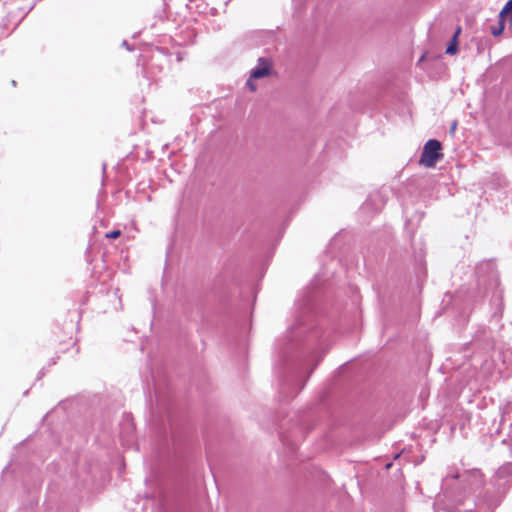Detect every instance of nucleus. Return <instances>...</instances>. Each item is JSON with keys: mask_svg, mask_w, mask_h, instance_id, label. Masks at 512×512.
I'll return each mask as SVG.
<instances>
[{"mask_svg": "<svg viewBox=\"0 0 512 512\" xmlns=\"http://www.w3.org/2000/svg\"><path fill=\"white\" fill-rule=\"evenodd\" d=\"M443 493L437 504L446 512H485L483 490L488 488L484 475L477 468L463 470L450 469L442 482Z\"/></svg>", "mask_w": 512, "mask_h": 512, "instance_id": "1", "label": "nucleus"}, {"mask_svg": "<svg viewBox=\"0 0 512 512\" xmlns=\"http://www.w3.org/2000/svg\"><path fill=\"white\" fill-rule=\"evenodd\" d=\"M512 485V463L502 465L492 476L488 488L483 490L485 512H493Z\"/></svg>", "mask_w": 512, "mask_h": 512, "instance_id": "2", "label": "nucleus"}, {"mask_svg": "<svg viewBox=\"0 0 512 512\" xmlns=\"http://www.w3.org/2000/svg\"><path fill=\"white\" fill-rule=\"evenodd\" d=\"M442 145L436 139H429L423 148L420 164L425 167H434L440 159H442L443 154L441 153Z\"/></svg>", "mask_w": 512, "mask_h": 512, "instance_id": "3", "label": "nucleus"}, {"mask_svg": "<svg viewBox=\"0 0 512 512\" xmlns=\"http://www.w3.org/2000/svg\"><path fill=\"white\" fill-rule=\"evenodd\" d=\"M271 71V63L268 59L259 58L258 64L251 70V78L260 79L268 76Z\"/></svg>", "mask_w": 512, "mask_h": 512, "instance_id": "4", "label": "nucleus"}, {"mask_svg": "<svg viewBox=\"0 0 512 512\" xmlns=\"http://www.w3.org/2000/svg\"><path fill=\"white\" fill-rule=\"evenodd\" d=\"M460 31H461L460 28H458L455 31L451 41L449 42V44H448V46L446 48V53L447 54L454 55L458 51V35L460 34Z\"/></svg>", "mask_w": 512, "mask_h": 512, "instance_id": "5", "label": "nucleus"}, {"mask_svg": "<svg viewBox=\"0 0 512 512\" xmlns=\"http://www.w3.org/2000/svg\"><path fill=\"white\" fill-rule=\"evenodd\" d=\"M499 19L512 22V0H509L499 13Z\"/></svg>", "mask_w": 512, "mask_h": 512, "instance_id": "6", "label": "nucleus"}, {"mask_svg": "<svg viewBox=\"0 0 512 512\" xmlns=\"http://www.w3.org/2000/svg\"><path fill=\"white\" fill-rule=\"evenodd\" d=\"M495 312H494V316H500L501 313H502V310H503V303H502V292L501 291H497L495 293Z\"/></svg>", "mask_w": 512, "mask_h": 512, "instance_id": "7", "label": "nucleus"}, {"mask_svg": "<svg viewBox=\"0 0 512 512\" xmlns=\"http://www.w3.org/2000/svg\"><path fill=\"white\" fill-rule=\"evenodd\" d=\"M504 22L505 21L499 19V27L498 28H495V27L491 28V33H492L493 36H499L500 34H502L503 29H504Z\"/></svg>", "mask_w": 512, "mask_h": 512, "instance_id": "8", "label": "nucleus"}, {"mask_svg": "<svg viewBox=\"0 0 512 512\" xmlns=\"http://www.w3.org/2000/svg\"><path fill=\"white\" fill-rule=\"evenodd\" d=\"M254 79H255V78H251V76H250V77H249V79H248V80H247V82H246V86H247V87H248L252 92L256 91V89H257V88H256V85H255V84H254V82H253V80H254Z\"/></svg>", "mask_w": 512, "mask_h": 512, "instance_id": "9", "label": "nucleus"}, {"mask_svg": "<svg viewBox=\"0 0 512 512\" xmlns=\"http://www.w3.org/2000/svg\"><path fill=\"white\" fill-rule=\"evenodd\" d=\"M119 236H120V231L119 230H114V231L106 234V237L107 238H111V239H116Z\"/></svg>", "mask_w": 512, "mask_h": 512, "instance_id": "10", "label": "nucleus"}, {"mask_svg": "<svg viewBox=\"0 0 512 512\" xmlns=\"http://www.w3.org/2000/svg\"><path fill=\"white\" fill-rule=\"evenodd\" d=\"M122 45L125 46L128 50H132V48L128 45L127 41H123Z\"/></svg>", "mask_w": 512, "mask_h": 512, "instance_id": "11", "label": "nucleus"}, {"mask_svg": "<svg viewBox=\"0 0 512 512\" xmlns=\"http://www.w3.org/2000/svg\"><path fill=\"white\" fill-rule=\"evenodd\" d=\"M456 126H457V123L454 122L453 125L451 126V131H454L456 129Z\"/></svg>", "mask_w": 512, "mask_h": 512, "instance_id": "12", "label": "nucleus"}]
</instances>
